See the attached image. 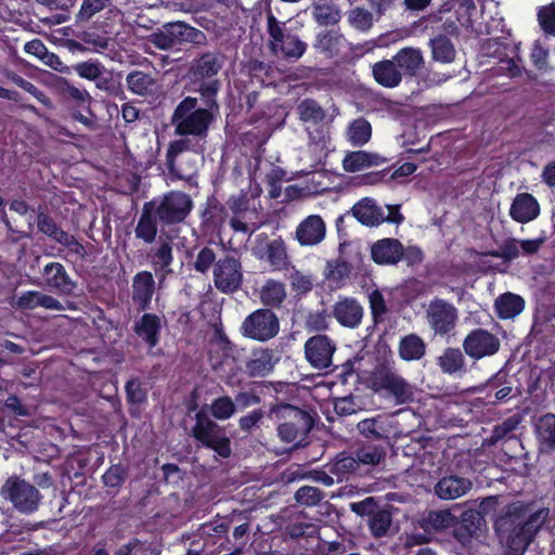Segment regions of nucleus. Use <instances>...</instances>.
Returning a JSON list of instances; mask_svg holds the SVG:
<instances>
[{"mask_svg":"<svg viewBox=\"0 0 555 555\" xmlns=\"http://www.w3.org/2000/svg\"><path fill=\"white\" fill-rule=\"evenodd\" d=\"M533 507L534 502H512L496 517L494 530L505 548L503 555H524L548 520V507Z\"/></svg>","mask_w":555,"mask_h":555,"instance_id":"f257e3e1","label":"nucleus"},{"mask_svg":"<svg viewBox=\"0 0 555 555\" xmlns=\"http://www.w3.org/2000/svg\"><path fill=\"white\" fill-rule=\"evenodd\" d=\"M220 89L221 80L197 88L203 106H198V99L191 95L184 96L178 103L171 115L176 135L206 141L209 129L220 111L218 103Z\"/></svg>","mask_w":555,"mask_h":555,"instance_id":"f03ea898","label":"nucleus"},{"mask_svg":"<svg viewBox=\"0 0 555 555\" xmlns=\"http://www.w3.org/2000/svg\"><path fill=\"white\" fill-rule=\"evenodd\" d=\"M488 80L494 76L505 75L509 78L519 77L521 67L516 63L520 61L518 46L512 39L511 30L506 28L503 18L488 22Z\"/></svg>","mask_w":555,"mask_h":555,"instance_id":"7ed1b4c3","label":"nucleus"},{"mask_svg":"<svg viewBox=\"0 0 555 555\" xmlns=\"http://www.w3.org/2000/svg\"><path fill=\"white\" fill-rule=\"evenodd\" d=\"M278 422V436L293 448L308 444V436L315 424V413L300 409L289 403L274 404L270 409Z\"/></svg>","mask_w":555,"mask_h":555,"instance_id":"20e7f679","label":"nucleus"},{"mask_svg":"<svg viewBox=\"0 0 555 555\" xmlns=\"http://www.w3.org/2000/svg\"><path fill=\"white\" fill-rule=\"evenodd\" d=\"M268 48L276 56L288 61L299 60L307 51V43L285 23L273 14L267 17Z\"/></svg>","mask_w":555,"mask_h":555,"instance_id":"39448f33","label":"nucleus"},{"mask_svg":"<svg viewBox=\"0 0 555 555\" xmlns=\"http://www.w3.org/2000/svg\"><path fill=\"white\" fill-rule=\"evenodd\" d=\"M56 91L62 102L68 107L73 120L82 124L89 130L98 127L96 116L91 109L92 98L86 89H79L67 79L60 78Z\"/></svg>","mask_w":555,"mask_h":555,"instance_id":"423d86ee","label":"nucleus"},{"mask_svg":"<svg viewBox=\"0 0 555 555\" xmlns=\"http://www.w3.org/2000/svg\"><path fill=\"white\" fill-rule=\"evenodd\" d=\"M0 495L3 500L10 502L14 509L24 515L36 513L43 499L35 485L17 475L7 478L0 488Z\"/></svg>","mask_w":555,"mask_h":555,"instance_id":"0eeeda50","label":"nucleus"},{"mask_svg":"<svg viewBox=\"0 0 555 555\" xmlns=\"http://www.w3.org/2000/svg\"><path fill=\"white\" fill-rule=\"evenodd\" d=\"M370 382L375 392H385L393 398L397 404L413 400L412 386L389 363L377 364L371 374Z\"/></svg>","mask_w":555,"mask_h":555,"instance_id":"6e6552de","label":"nucleus"},{"mask_svg":"<svg viewBox=\"0 0 555 555\" xmlns=\"http://www.w3.org/2000/svg\"><path fill=\"white\" fill-rule=\"evenodd\" d=\"M192 437L203 447L212 450L223 459L232 453L231 440L225 429L211 420L204 410L195 414V424L191 429Z\"/></svg>","mask_w":555,"mask_h":555,"instance_id":"1a4fd4ad","label":"nucleus"},{"mask_svg":"<svg viewBox=\"0 0 555 555\" xmlns=\"http://www.w3.org/2000/svg\"><path fill=\"white\" fill-rule=\"evenodd\" d=\"M151 42L160 50H170L185 43L205 46L207 36L184 22H170L151 35Z\"/></svg>","mask_w":555,"mask_h":555,"instance_id":"9d476101","label":"nucleus"},{"mask_svg":"<svg viewBox=\"0 0 555 555\" xmlns=\"http://www.w3.org/2000/svg\"><path fill=\"white\" fill-rule=\"evenodd\" d=\"M193 199L181 191H170L164 195L154 212L162 227H172L185 221L193 209Z\"/></svg>","mask_w":555,"mask_h":555,"instance_id":"9b49d317","label":"nucleus"},{"mask_svg":"<svg viewBox=\"0 0 555 555\" xmlns=\"http://www.w3.org/2000/svg\"><path fill=\"white\" fill-rule=\"evenodd\" d=\"M203 147L197 149L190 137H180L170 141L166 152V166L169 175L178 180H184L190 185L195 182V173L197 171L196 160L188 159L185 164L178 163V157L186 151L199 152Z\"/></svg>","mask_w":555,"mask_h":555,"instance_id":"f8f14e48","label":"nucleus"},{"mask_svg":"<svg viewBox=\"0 0 555 555\" xmlns=\"http://www.w3.org/2000/svg\"><path fill=\"white\" fill-rule=\"evenodd\" d=\"M212 281L216 289L222 294L230 295L240 291L244 281L241 258L234 254L218 258L212 268Z\"/></svg>","mask_w":555,"mask_h":555,"instance_id":"ddd939ff","label":"nucleus"},{"mask_svg":"<svg viewBox=\"0 0 555 555\" xmlns=\"http://www.w3.org/2000/svg\"><path fill=\"white\" fill-rule=\"evenodd\" d=\"M280 332V320L271 309L259 308L248 314L241 325L245 338L266 343Z\"/></svg>","mask_w":555,"mask_h":555,"instance_id":"4468645a","label":"nucleus"},{"mask_svg":"<svg viewBox=\"0 0 555 555\" xmlns=\"http://www.w3.org/2000/svg\"><path fill=\"white\" fill-rule=\"evenodd\" d=\"M227 211L232 214L229 224L234 232L251 234L259 225L254 220L257 219V211L250 206V198L247 192L241 191L238 194H232L225 202Z\"/></svg>","mask_w":555,"mask_h":555,"instance_id":"2eb2a0df","label":"nucleus"},{"mask_svg":"<svg viewBox=\"0 0 555 555\" xmlns=\"http://www.w3.org/2000/svg\"><path fill=\"white\" fill-rule=\"evenodd\" d=\"M485 516L486 498H482L479 499L478 508L467 506L462 512L460 518L456 517L453 535L463 547H469L474 538L478 535L481 522L485 521Z\"/></svg>","mask_w":555,"mask_h":555,"instance_id":"dca6fc26","label":"nucleus"},{"mask_svg":"<svg viewBox=\"0 0 555 555\" xmlns=\"http://www.w3.org/2000/svg\"><path fill=\"white\" fill-rule=\"evenodd\" d=\"M224 64V55L219 51H207L197 55L191 64L189 74L194 83L201 88L203 85L210 83L217 78Z\"/></svg>","mask_w":555,"mask_h":555,"instance_id":"f3484780","label":"nucleus"},{"mask_svg":"<svg viewBox=\"0 0 555 555\" xmlns=\"http://www.w3.org/2000/svg\"><path fill=\"white\" fill-rule=\"evenodd\" d=\"M41 285L49 292L61 296H72L77 288V282L67 272L65 266L59 261L44 264L40 271Z\"/></svg>","mask_w":555,"mask_h":555,"instance_id":"a211bd4d","label":"nucleus"},{"mask_svg":"<svg viewBox=\"0 0 555 555\" xmlns=\"http://www.w3.org/2000/svg\"><path fill=\"white\" fill-rule=\"evenodd\" d=\"M457 320L456 308L441 298L430 301L427 309V321L434 332L438 335H447L455 327Z\"/></svg>","mask_w":555,"mask_h":555,"instance_id":"6ab92c4d","label":"nucleus"},{"mask_svg":"<svg viewBox=\"0 0 555 555\" xmlns=\"http://www.w3.org/2000/svg\"><path fill=\"white\" fill-rule=\"evenodd\" d=\"M357 429L364 439L373 442L388 443L396 435L392 416L386 414L361 420L357 424Z\"/></svg>","mask_w":555,"mask_h":555,"instance_id":"aec40b11","label":"nucleus"},{"mask_svg":"<svg viewBox=\"0 0 555 555\" xmlns=\"http://www.w3.org/2000/svg\"><path fill=\"white\" fill-rule=\"evenodd\" d=\"M331 315L340 326L354 330L362 323L364 309L357 298L339 296L332 306Z\"/></svg>","mask_w":555,"mask_h":555,"instance_id":"412c9836","label":"nucleus"},{"mask_svg":"<svg viewBox=\"0 0 555 555\" xmlns=\"http://www.w3.org/2000/svg\"><path fill=\"white\" fill-rule=\"evenodd\" d=\"M336 350L334 341L326 335H314L305 344L307 361L315 369H328Z\"/></svg>","mask_w":555,"mask_h":555,"instance_id":"4be33fe9","label":"nucleus"},{"mask_svg":"<svg viewBox=\"0 0 555 555\" xmlns=\"http://www.w3.org/2000/svg\"><path fill=\"white\" fill-rule=\"evenodd\" d=\"M228 216L227 207L215 194L207 196L199 211V227L204 233H220Z\"/></svg>","mask_w":555,"mask_h":555,"instance_id":"5701e85b","label":"nucleus"},{"mask_svg":"<svg viewBox=\"0 0 555 555\" xmlns=\"http://www.w3.org/2000/svg\"><path fill=\"white\" fill-rule=\"evenodd\" d=\"M132 302L139 311L151 309L152 298L156 291V282L151 271L142 270L132 278Z\"/></svg>","mask_w":555,"mask_h":555,"instance_id":"b1692460","label":"nucleus"},{"mask_svg":"<svg viewBox=\"0 0 555 555\" xmlns=\"http://www.w3.org/2000/svg\"><path fill=\"white\" fill-rule=\"evenodd\" d=\"M326 235V224L320 215H309L299 222L295 238L300 246H315Z\"/></svg>","mask_w":555,"mask_h":555,"instance_id":"393cba45","label":"nucleus"},{"mask_svg":"<svg viewBox=\"0 0 555 555\" xmlns=\"http://www.w3.org/2000/svg\"><path fill=\"white\" fill-rule=\"evenodd\" d=\"M276 362L272 349L255 348L246 358L243 371L251 378L266 377L273 371Z\"/></svg>","mask_w":555,"mask_h":555,"instance_id":"a878e982","label":"nucleus"},{"mask_svg":"<svg viewBox=\"0 0 555 555\" xmlns=\"http://www.w3.org/2000/svg\"><path fill=\"white\" fill-rule=\"evenodd\" d=\"M534 437L539 454L552 455L555 452V414L546 413L535 421Z\"/></svg>","mask_w":555,"mask_h":555,"instance_id":"bb28decb","label":"nucleus"},{"mask_svg":"<svg viewBox=\"0 0 555 555\" xmlns=\"http://www.w3.org/2000/svg\"><path fill=\"white\" fill-rule=\"evenodd\" d=\"M403 254L404 247L397 238H382L371 247V258L377 264H397Z\"/></svg>","mask_w":555,"mask_h":555,"instance_id":"cd10ccee","label":"nucleus"},{"mask_svg":"<svg viewBox=\"0 0 555 555\" xmlns=\"http://www.w3.org/2000/svg\"><path fill=\"white\" fill-rule=\"evenodd\" d=\"M162 319L155 313L145 312L133 324V332L149 348L156 347L160 341Z\"/></svg>","mask_w":555,"mask_h":555,"instance_id":"c85d7f7f","label":"nucleus"},{"mask_svg":"<svg viewBox=\"0 0 555 555\" xmlns=\"http://www.w3.org/2000/svg\"><path fill=\"white\" fill-rule=\"evenodd\" d=\"M540 215V205L537 198L530 193H519L515 196L509 216L518 223H527Z\"/></svg>","mask_w":555,"mask_h":555,"instance_id":"c756f323","label":"nucleus"},{"mask_svg":"<svg viewBox=\"0 0 555 555\" xmlns=\"http://www.w3.org/2000/svg\"><path fill=\"white\" fill-rule=\"evenodd\" d=\"M472 488L468 478L454 474L443 476L435 485V494L441 500H455L466 494Z\"/></svg>","mask_w":555,"mask_h":555,"instance_id":"7c9ffc66","label":"nucleus"},{"mask_svg":"<svg viewBox=\"0 0 555 555\" xmlns=\"http://www.w3.org/2000/svg\"><path fill=\"white\" fill-rule=\"evenodd\" d=\"M158 218L154 212V202H145L134 229L135 237L152 244L158 233Z\"/></svg>","mask_w":555,"mask_h":555,"instance_id":"2f4dec72","label":"nucleus"},{"mask_svg":"<svg viewBox=\"0 0 555 555\" xmlns=\"http://www.w3.org/2000/svg\"><path fill=\"white\" fill-rule=\"evenodd\" d=\"M352 216L365 227H376L385 221L382 207L371 197L358 201L351 208Z\"/></svg>","mask_w":555,"mask_h":555,"instance_id":"473e14b6","label":"nucleus"},{"mask_svg":"<svg viewBox=\"0 0 555 555\" xmlns=\"http://www.w3.org/2000/svg\"><path fill=\"white\" fill-rule=\"evenodd\" d=\"M372 76L376 83L384 88L392 89L402 81V73L393 59L382 60L372 65Z\"/></svg>","mask_w":555,"mask_h":555,"instance_id":"72a5a7b5","label":"nucleus"},{"mask_svg":"<svg viewBox=\"0 0 555 555\" xmlns=\"http://www.w3.org/2000/svg\"><path fill=\"white\" fill-rule=\"evenodd\" d=\"M149 257L158 282L163 283L166 276L172 271L170 268L173 262L171 244L163 242L156 249L151 250Z\"/></svg>","mask_w":555,"mask_h":555,"instance_id":"f704fd0d","label":"nucleus"},{"mask_svg":"<svg viewBox=\"0 0 555 555\" xmlns=\"http://www.w3.org/2000/svg\"><path fill=\"white\" fill-rule=\"evenodd\" d=\"M494 396L492 403L507 401L516 396L514 393L513 377L505 371H499L491 378H488V398Z\"/></svg>","mask_w":555,"mask_h":555,"instance_id":"c9c22d12","label":"nucleus"},{"mask_svg":"<svg viewBox=\"0 0 555 555\" xmlns=\"http://www.w3.org/2000/svg\"><path fill=\"white\" fill-rule=\"evenodd\" d=\"M271 266L272 270L282 271L287 269L289 259L284 240L279 236L266 244L264 255L260 256Z\"/></svg>","mask_w":555,"mask_h":555,"instance_id":"e433bc0d","label":"nucleus"},{"mask_svg":"<svg viewBox=\"0 0 555 555\" xmlns=\"http://www.w3.org/2000/svg\"><path fill=\"white\" fill-rule=\"evenodd\" d=\"M392 59L400 68L402 76H414L424 64L421 50L411 47L402 48Z\"/></svg>","mask_w":555,"mask_h":555,"instance_id":"4c0bfd02","label":"nucleus"},{"mask_svg":"<svg viewBox=\"0 0 555 555\" xmlns=\"http://www.w3.org/2000/svg\"><path fill=\"white\" fill-rule=\"evenodd\" d=\"M426 347V343L421 336L411 333L400 338L398 353L404 361H417L425 356Z\"/></svg>","mask_w":555,"mask_h":555,"instance_id":"58836bf2","label":"nucleus"},{"mask_svg":"<svg viewBox=\"0 0 555 555\" xmlns=\"http://www.w3.org/2000/svg\"><path fill=\"white\" fill-rule=\"evenodd\" d=\"M525 309V300L521 296L513 293H504L494 301V310L502 320L513 319Z\"/></svg>","mask_w":555,"mask_h":555,"instance_id":"ea45409f","label":"nucleus"},{"mask_svg":"<svg viewBox=\"0 0 555 555\" xmlns=\"http://www.w3.org/2000/svg\"><path fill=\"white\" fill-rule=\"evenodd\" d=\"M259 295L267 309L280 308L286 299L285 285L280 281L270 279L262 285Z\"/></svg>","mask_w":555,"mask_h":555,"instance_id":"a19ab883","label":"nucleus"},{"mask_svg":"<svg viewBox=\"0 0 555 555\" xmlns=\"http://www.w3.org/2000/svg\"><path fill=\"white\" fill-rule=\"evenodd\" d=\"M383 160L376 154H372L365 151H354L346 155L343 160V167L347 172H357L366 167L379 165Z\"/></svg>","mask_w":555,"mask_h":555,"instance_id":"79ce46f5","label":"nucleus"},{"mask_svg":"<svg viewBox=\"0 0 555 555\" xmlns=\"http://www.w3.org/2000/svg\"><path fill=\"white\" fill-rule=\"evenodd\" d=\"M312 15L314 21L320 26H332L337 24L340 18V11L332 0H321L312 8Z\"/></svg>","mask_w":555,"mask_h":555,"instance_id":"37998d69","label":"nucleus"},{"mask_svg":"<svg viewBox=\"0 0 555 555\" xmlns=\"http://www.w3.org/2000/svg\"><path fill=\"white\" fill-rule=\"evenodd\" d=\"M126 82L130 92L141 96L151 94L155 87L152 75L139 69L131 70L126 77Z\"/></svg>","mask_w":555,"mask_h":555,"instance_id":"c03bdc74","label":"nucleus"},{"mask_svg":"<svg viewBox=\"0 0 555 555\" xmlns=\"http://www.w3.org/2000/svg\"><path fill=\"white\" fill-rule=\"evenodd\" d=\"M438 365L444 374L465 372L464 356L459 348H447L438 358Z\"/></svg>","mask_w":555,"mask_h":555,"instance_id":"a18cd8bd","label":"nucleus"},{"mask_svg":"<svg viewBox=\"0 0 555 555\" xmlns=\"http://www.w3.org/2000/svg\"><path fill=\"white\" fill-rule=\"evenodd\" d=\"M193 250H197L192 263L193 269L196 272L207 274L211 268L216 267V262H218L217 253L216 247H214L211 244L195 246Z\"/></svg>","mask_w":555,"mask_h":555,"instance_id":"49530a36","label":"nucleus"},{"mask_svg":"<svg viewBox=\"0 0 555 555\" xmlns=\"http://www.w3.org/2000/svg\"><path fill=\"white\" fill-rule=\"evenodd\" d=\"M330 473L335 475L336 481H343L351 474H359V466L354 455L340 453L335 461L328 465Z\"/></svg>","mask_w":555,"mask_h":555,"instance_id":"de8ad7c7","label":"nucleus"},{"mask_svg":"<svg viewBox=\"0 0 555 555\" xmlns=\"http://www.w3.org/2000/svg\"><path fill=\"white\" fill-rule=\"evenodd\" d=\"M433 59L440 63H451L455 59V49L451 40L444 36L439 35L430 40Z\"/></svg>","mask_w":555,"mask_h":555,"instance_id":"09e8293b","label":"nucleus"},{"mask_svg":"<svg viewBox=\"0 0 555 555\" xmlns=\"http://www.w3.org/2000/svg\"><path fill=\"white\" fill-rule=\"evenodd\" d=\"M463 348L467 356L476 360L486 357V330L472 331L464 339Z\"/></svg>","mask_w":555,"mask_h":555,"instance_id":"8fccbe9b","label":"nucleus"},{"mask_svg":"<svg viewBox=\"0 0 555 555\" xmlns=\"http://www.w3.org/2000/svg\"><path fill=\"white\" fill-rule=\"evenodd\" d=\"M298 114L300 120L304 122H312L318 125L325 118V112L323 107L313 99L302 100L298 107Z\"/></svg>","mask_w":555,"mask_h":555,"instance_id":"3c124183","label":"nucleus"},{"mask_svg":"<svg viewBox=\"0 0 555 555\" xmlns=\"http://www.w3.org/2000/svg\"><path fill=\"white\" fill-rule=\"evenodd\" d=\"M386 452L383 446H361L356 452L354 456L358 462V466L361 465H378L380 461L385 457Z\"/></svg>","mask_w":555,"mask_h":555,"instance_id":"603ef678","label":"nucleus"},{"mask_svg":"<svg viewBox=\"0 0 555 555\" xmlns=\"http://www.w3.org/2000/svg\"><path fill=\"white\" fill-rule=\"evenodd\" d=\"M343 38V35L337 31H323L318 35L315 47L325 55L332 57L338 54Z\"/></svg>","mask_w":555,"mask_h":555,"instance_id":"864d4df0","label":"nucleus"},{"mask_svg":"<svg viewBox=\"0 0 555 555\" xmlns=\"http://www.w3.org/2000/svg\"><path fill=\"white\" fill-rule=\"evenodd\" d=\"M231 521L228 518L216 517L215 519L204 522L198 528L201 538H223L229 529Z\"/></svg>","mask_w":555,"mask_h":555,"instance_id":"5fc2aeb1","label":"nucleus"},{"mask_svg":"<svg viewBox=\"0 0 555 555\" xmlns=\"http://www.w3.org/2000/svg\"><path fill=\"white\" fill-rule=\"evenodd\" d=\"M391 525V514L387 509L378 508L369 519V528L374 538L387 535Z\"/></svg>","mask_w":555,"mask_h":555,"instance_id":"6e6d98bb","label":"nucleus"},{"mask_svg":"<svg viewBox=\"0 0 555 555\" xmlns=\"http://www.w3.org/2000/svg\"><path fill=\"white\" fill-rule=\"evenodd\" d=\"M37 228L39 232L49 236L56 243H60V240L66 234V231H64L50 215L42 211L37 215Z\"/></svg>","mask_w":555,"mask_h":555,"instance_id":"4d7b16f0","label":"nucleus"},{"mask_svg":"<svg viewBox=\"0 0 555 555\" xmlns=\"http://www.w3.org/2000/svg\"><path fill=\"white\" fill-rule=\"evenodd\" d=\"M112 5V0H82L76 14L77 23L90 21L95 14Z\"/></svg>","mask_w":555,"mask_h":555,"instance_id":"13d9d810","label":"nucleus"},{"mask_svg":"<svg viewBox=\"0 0 555 555\" xmlns=\"http://www.w3.org/2000/svg\"><path fill=\"white\" fill-rule=\"evenodd\" d=\"M372 135L371 124L364 118L356 119L349 127V138L353 145L365 144Z\"/></svg>","mask_w":555,"mask_h":555,"instance_id":"bf43d9fd","label":"nucleus"},{"mask_svg":"<svg viewBox=\"0 0 555 555\" xmlns=\"http://www.w3.org/2000/svg\"><path fill=\"white\" fill-rule=\"evenodd\" d=\"M210 412L216 420H229L236 412L235 403L233 402V399L229 396L218 397L212 400L210 404Z\"/></svg>","mask_w":555,"mask_h":555,"instance_id":"052dcab7","label":"nucleus"},{"mask_svg":"<svg viewBox=\"0 0 555 555\" xmlns=\"http://www.w3.org/2000/svg\"><path fill=\"white\" fill-rule=\"evenodd\" d=\"M126 399L130 405H139L147 400V390L140 378H130L125 385Z\"/></svg>","mask_w":555,"mask_h":555,"instance_id":"680f3d73","label":"nucleus"},{"mask_svg":"<svg viewBox=\"0 0 555 555\" xmlns=\"http://www.w3.org/2000/svg\"><path fill=\"white\" fill-rule=\"evenodd\" d=\"M459 3V7L455 10L456 20L460 25L465 27L466 29L470 28L472 30L477 31L474 27V15L477 10L474 3V0H455Z\"/></svg>","mask_w":555,"mask_h":555,"instance_id":"e2e57ef3","label":"nucleus"},{"mask_svg":"<svg viewBox=\"0 0 555 555\" xmlns=\"http://www.w3.org/2000/svg\"><path fill=\"white\" fill-rule=\"evenodd\" d=\"M351 266L345 260L327 261L325 267V278L336 284L343 283L349 278Z\"/></svg>","mask_w":555,"mask_h":555,"instance_id":"0e129e2a","label":"nucleus"},{"mask_svg":"<svg viewBox=\"0 0 555 555\" xmlns=\"http://www.w3.org/2000/svg\"><path fill=\"white\" fill-rule=\"evenodd\" d=\"M427 521L435 530H443L448 528H455L456 516L449 509L431 511L428 514Z\"/></svg>","mask_w":555,"mask_h":555,"instance_id":"69168bd1","label":"nucleus"},{"mask_svg":"<svg viewBox=\"0 0 555 555\" xmlns=\"http://www.w3.org/2000/svg\"><path fill=\"white\" fill-rule=\"evenodd\" d=\"M371 317L374 324L384 321L385 314L388 312L386 300L379 289H374L369 296Z\"/></svg>","mask_w":555,"mask_h":555,"instance_id":"338daca9","label":"nucleus"},{"mask_svg":"<svg viewBox=\"0 0 555 555\" xmlns=\"http://www.w3.org/2000/svg\"><path fill=\"white\" fill-rule=\"evenodd\" d=\"M537 16L542 30L555 37V2L541 7Z\"/></svg>","mask_w":555,"mask_h":555,"instance_id":"774afa93","label":"nucleus"}]
</instances>
